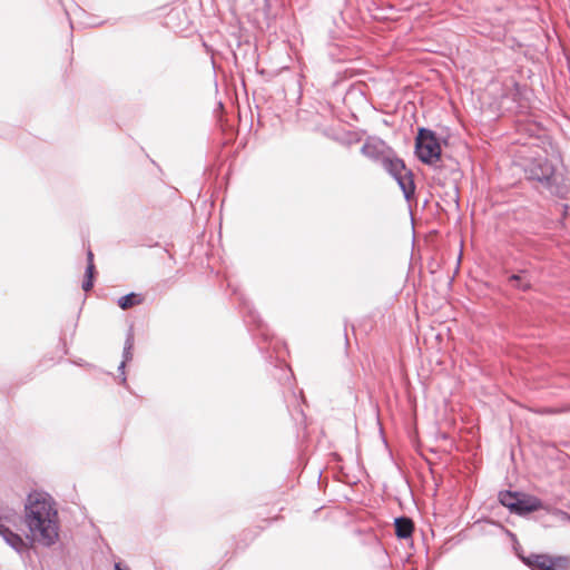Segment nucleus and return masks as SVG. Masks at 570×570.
Returning <instances> with one entry per match:
<instances>
[{
	"label": "nucleus",
	"mask_w": 570,
	"mask_h": 570,
	"mask_svg": "<svg viewBox=\"0 0 570 570\" xmlns=\"http://www.w3.org/2000/svg\"><path fill=\"white\" fill-rule=\"evenodd\" d=\"M23 522L27 539L43 547L53 546L59 539V515L55 500L46 492L33 491L24 502Z\"/></svg>",
	"instance_id": "nucleus-1"
},
{
	"label": "nucleus",
	"mask_w": 570,
	"mask_h": 570,
	"mask_svg": "<svg viewBox=\"0 0 570 570\" xmlns=\"http://www.w3.org/2000/svg\"><path fill=\"white\" fill-rule=\"evenodd\" d=\"M519 164L529 179L538 180L541 184H550L554 175V166L546 155L539 151L529 156L521 155Z\"/></svg>",
	"instance_id": "nucleus-2"
},
{
	"label": "nucleus",
	"mask_w": 570,
	"mask_h": 570,
	"mask_svg": "<svg viewBox=\"0 0 570 570\" xmlns=\"http://www.w3.org/2000/svg\"><path fill=\"white\" fill-rule=\"evenodd\" d=\"M415 153L421 161L428 165L436 163L441 157V145L432 130L421 128L415 139Z\"/></svg>",
	"instance_id": "nucleus-3"
},
{
	"label": "nucleus",
	"mask_w": 570,
	"mask_h": 570,
	"mask_svg": "<svg viewBox=\"0 0 570 570\" xmlns=\"http://www.w3.org/2000/svg\"><path fill=\"white\" fill-rule=\"evenodd\" d=\"M18 515L13 511H4L0 513V537L16 552L23 553L29 549L28 542L12 527L17 525Z\"/></svg>",
	"instance_id": "nucleus-4"
},
{
	"label": "nucleus",
	"mask_w": 570,
	"mask_h": 570,
	"mask_svg": "<svg viewBox=\"0 0 570 570\" xmlns=\"http://www.w3.org/2000/svg\"><path fill=\"white\" fill-rule=\"evenodd\" d=\"M522 562L532 570H569L570 558L564 556H550L531 553L527 557L519 554Z\"/></svg>",
	"instance_id": "nucleus-5"
},
{
	"label": "nucleus",
	"mask_w": 570,
	"mask_h": 570,
	"mask_svg": "<svg viewBox=\"0 0 570 570\" xmlns=\"http://www.w3.org/2000/svg\"><path fill=\"white\" fill-rule=\"evenodd\" d=\"M362 154L374 160V161H383L384 158L391 154V149L380 138L370 137L366 139L361 149Z\"/></svg>",
	"instance_id": "nucleus-6"
},
{
	"label": "nucleus",
	"mask_w": 570,
	"mask_h": 570,
	"mask_svg": "<svg viewBox=\"0 0 570 570\" xmlns=\"http://www.w3.org/2000/svg\"><path fill=\"white\" fill-rule=\"evenodd\" d=\"M542 507V502L532 495L528 494H518L514 512L518 514H527L533 511L539 510Z\"/></svg>",
	"instance_id": "nucleus-7"
},
{
	"label": "nucleus",
	"mask_w": 570,
	"mask_h": 570,
	"mask_svg": "<svg viewBox=\"0 0 570 570\" xmlns=\"http://www.w3.org/2000/svg\"><path fill=\"white\" fill-rule=\"evenodd\" d=\"M382 165L394 178L407 171L404 163L401 159L393 157L392 153L384 158Z\"/></svg>",
	"instance_id": "nucleus-8"
},
{
	"label": "nucleus",
	"mask_w": 570,
	"mask_h": 570,
	"mask_svg": "<svg viewBox=\"0 0 570 570\" xmlns=\"http://www.w3.org/2000/svg\"><path fill=\"white\" fill-rule=\"evenodd\" d=\"M394 179L397 181L400 188L402 189L404 197L410 199L415 189L411 171L407 170Z\"/></svg>",
	"instance_id": "nucleus-9"
},
{
	"label": "nucleus",
	"mask_w": 570,
	"mask_h": 570,
	"mask_svg": "<svg viewBox=\"0 0 570 570\" xmlns=\"http://www.w3.org/2000/svg\"><path fill=\"white\" fill-rule=\"evenodd\" d=\"M395 533L399 538L406 539L412 534L413 523L407 518L395 519Z\"/></svg>",
	"instance_id": "nucleus-10"
},
{
	"label": "nucleus",
	"mask_w": 570,
	"mask_h": 570,
	"mask_svg": "<svg viewBox=\"0 0 570 570\" xmlns=\"http://www.w3.org/2000/svg\"><path fill=\"white\" fill-rule=\"evenodd\" d=\"M132 348H134V334L130 331L127 335L125 346H124V353H122V362L119 365V371H124L125 365L127 362L131 361L132 358Z\"/></svg>",
	"instance_id": "nucleus-11"
},
{
	"label": "nucleus",
	"mask_w": 570,
	"mask_h": 570,
	"mask_svg": "<svg viewBox=\"0 0 570 570\" xmlns=\"http://www.w3.org/2000/svg\"><path fill=\"white\" fill-rule=\"evenodd\" d=\"M518 494V492H501L499 495L500 503L514 512Z\"/></svg>",
	"instance_id": "nucleus-12"
},
{
	"label": "nucleus",
	"mask_w": 570,
	"mask_h": 570,
	"mask_svg": "<svg viewBox=\"0 0 570 570\" xmlns=\"http://www.w3.org/2000/svg\"><path fill=\"white\" fill-rule=\"evenodd\" d=\"M140 302H141V299H140L139 295H137L135 293H130L125 296H121L118 299V305L122 309H128V308L139 304Z\"/></svg>",
	"instance_id": "nucleus-13"
},
{
	"label": "nucleus",
	"mask_w": 570,
	"mask_h": 570,
	"mask_svg": "<svg viewBox=\"0 0 570 570\" xmlns=\"http://www.w3.org/2000/svg\"><path fill=\"white\" fill-rule=\"evenodd\" d=\"M510 282L513 283V286L522 291H528L531 287L530 281L523 278L520 274H513L510 277Z\"/></svg>",
	"instance_id": "nucleus-14"
},
{
	"label": "nucleus",
	"mask_w": 570,
	"mask_h": 570,
	"mask_svg": "<svg viewBox=\"0 0 570 570\" xmlns=\"http://www.w3.org/2000/svg\"><path fill=\"white\" fill-rule=\"evenodd\" d=\"M94 271H95L94 263H88L87 269H86V277L92 278L94 277Z\"/></svg>",
	"instance_id": "nucleus-15"
},
{
	"label": "nucleus",
	"mask_w": 570,
	"mask_h": 570,
	"mask_svg": "<svg viewBox=\"0 0 570 570\" xmlns=\"http://www.w3.org/2000/svg\"><path fill=\"white\" fill-rule=\"evenodd\" d=\"M92 285V278L86 277V279L82 283V288L83 291L88 292L89 289H91Z\"/></svg>",
	"instance_id": "nucleus-16"
},
{
	"label": "nucleus",
	"mask_w": 570,
	"mask_h": 570,
	"mask_svg": "<svg viewBox=\"0 0 570 570\" xmlns=\"http://www.w3.org/2000/svg\"><path fill=\"white\" fill-rule=\"evenodd\" d=\"M115 570H130L127 566H122L120 562L115 564Z\"/></svg>",
	"instance_id": "nucleus-17"
},
{
	"label": "nucleus",
	"mask_w": 570,
	"mask_h": 570,
	"mask_svg": "<svg viewBox=\"0 0 570 570\" xmlns=\"http://www.w3.org/2000/svg\"><path fill=\"white\" fill-rule=\"evenodd\" d=\"M87 256H88V263H94V255L90 250L88 252Z\"/></svg>",
	"instance_id": "nucleus-18"
}]
</instances>
